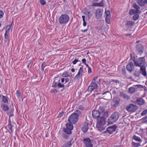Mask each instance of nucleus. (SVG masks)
<instances>
[{
  "label": "nucleus",
  "mask_w": 147,
  "mask_h": 147,
  "mask_svg": "<svg viewBox=\"0 0 147 147\" xmlns=\"http://www.w3.org/2000/svg\"><path fill=\"white\" fill-rule=\"evenodd\" d=\"M98 86V85L96 83H93L91 82L90 85L88 86L87 91L88 92H91L93 90L97 89Z\"/></svg>",
  "instance_id": "nucleus-6"
},
{
  "label": "nucleus",
  "mask_w": 147,
  "mask_h": 147,
  "mask_svg": "<svg viewBox=\"0 0 147 147\" xmlns=\"http://www.w3.org/2000/svg\"><path fill=\"white\" fill-rule=\"evenodd\" d=\"M72 123H68L66 124V127L68 129H69L72 130L74 128V126L73 125L71 124Z\"/></svg>",
  "instance_id": "nucleus-22"
},
{
  "label": "nucleus",
  "mask_w": 147,
  "mask_h": 147,
  "mask_svg": "<svg viewBox=\"0 0 147 147\" xmlns=\"http://www.w3.org/2000/svg\"><path fill=\"white\" fill-rule=\"evenodd\" d=\"M130 60H133L134 61V60H136L135 57L134 56H132V55L131 53L130 54Z\"/></svg>",
  "instance_id": "nucleus-55"
},
{
  "label": "nucleus",
  "mask_w": 147,
  "mask_h": 147,
  "mask_svg": "<svg viewBox=\"0 0 147 147\" xmlns=\"http://www.w3.org/2000/svg\"><path fill=\"white\" fill-rule=\"evenodd\" d=\"M1 107L2 110L4 112H6L9 110V106L5 103H1Z\"/></svg>",
  "instance_id": "nucleus-15"
},
{
  "label": "nucleus",
  "mask_w": 147,
  "mask_h": 147,
  "mask_svg": "<svg viewBox=\"0 0 147 147\" xmlns=\"http://www.w3.org/2000/svg\"><path fill=\"white\" fill-rule=\"evenodd\" d=\"M68 72L67 71H66L65 72L63 73L62 75V77L64 78H66L69 77V75L68 74Z\"/></svg>",
  "instance_id": "nucleus-46"
},
{
  "label": "nucleus",
  "mask_w": 147,
  "mask_h": 147,
  "mask_svg": "<svg viewBox=\"0 0 147 147\" xmlns=\"http://www.w3.org/2000/svg\"><path fill=\"white\" fill-rule=\"evenodd\" d=\"M98 78L97 77L95 76L94 77L92 81L91 82H92L93 83H96L95 82L97 80Z\"/></svg>",
  "instance_id": "nucleus-48"
},
{
  "label": "nucleus",
  "mask_w": 147,
  "mask_h": 147,
  "mask_svg": "<svg viewBox=\"0 0 147 147\" xmlns=\"http://www.w3.org/2000/svg\"><path fill=\"white\" fill-rule=\"evenodd\" d=\"M122 73L123 74L125 75H126V69L125 68H122Z\"/></svg>",
  "instance_id": "nucleus-52"
},
{
  "label": "nucleus",
  "mask_w": 147,
  "mask_h": 147,
  "mask_svg": "<svg viewBox=\"0 0 147 147\" xmlns=\"http://www.w3.org/2000/svg\"><path fill=\"white\" fill-rule=\"evenodd\" d=\"M136 49L137 51L140 53H142L144 51V47L142 45L141 43H138L136 46Z\"/></svg>",
  "instance_id": "nucleus-12"
},
{
  "label": "nucleus",
  "mask_w": 147,
  "mask_h": 147,
  "mask_svg": "<svg viewBox=\"0 0 147 147\" xmlns=\"http://www.w3.org/2000/svg\"><path fill=\"white\" fill-rule=\"evenodd\" d=\"M63 131L64 132L68 134H71L72 133L71 130L70 129H69L67 128H63Z\"/></svg>",
  "instance_id": "nucleus-26"
},
{
  "label": "nucleus",
  "mask_w": 147,
  "mask_h": 147,
  "mask_svg": "<svg viewBox=\"0 0 147 147\" xmlns=\"http://www.w3.org/2000/svg\"><path fill=\"white\" fill-rule=\"evenodd\" d=\"M84 69L83 66L82 65L80 67L78 72L76 76L75 79L78 78L80 76V75H82L83 72V69Z\"/></svg>",
  "instance_id": "nucleus-17"
},
{
  "label": "nucleus",
  "mask_w": 147,
  "mask_h": 147,
  "mask_svg": "<svg viewBox=\"0 0 147 147\" xmlns=\"http://www.w3.org/2000/svg\"><path fill=\"white\" fill-rule=\"evenodd\" d=\"M4 15L3 12L1 11L0 10V18H2Z\"/></svg>",
  "instance_id": "nucleus-57"
},
{
  "label": "nucleus",
  "mask_w": 147,
  "mask_h": 147,
  "mask_svg": "<svg viewBox=\"0 0 147 147\" xmlns=\"http://www.w3.org/2000/svg\"><path fill=\"white\" fill-rule=\"evenodd\" d=\"M84 13L86 15V18H91L92 15V12L87 11H86Z\"/></svg>",
  "instance_id": "nucleus-23"
},
{
  "label": "nucleus",
  "mask_w": 147,
  "mask_h": 147,
  "mask_svg": "<svg viewBox=\"0 0 147 147\" xmlns=\"http://www.w3.org/2000/svg\"><path fill=\"white\" fill-rule=\"evenodd\" d=\"M138 4L140 6H143L144 5V3L143 1L142 0H140L138 1Z\"/></svg>",
  "instance_id": "nucleus-49"
},
{
  "label": "nucleus",
  "mask_w": 147,
  "mask_h": 147,
  "mask_svg": "<svg viewBox=\"0 0 147 147\" xmlns=\"http://www.w3.org/2000/svg\"><path fill=\"white\" fill-rule=\"evenodd\" d=\"M98 3V7H104L105 5V2L104 0H102L100 2Z\"/></svg>",
  "instance_id": "nucleus-32"
},
{
  "label": "nucleus",
  "mask_w": 147,
  "mask_h": 147,
  "mask_svg": "<svg viewBox=\"0 0 147 147\" xmlns=\"http://www.w3.org/2000/svg\"><path fill=\"white\" fill-rule=\"evenodd\" d=\"M126 109L128 111L134 112L137 110V106L130 104L127 107Z\"/></svg>",
  "instance_id": "nucleus-7"
},
{
  "label": "nucleus",
  "mask_w": 147,
  "mask_h": 147,
  "mask_svg": "<svg viewBox=\"0 0 147 147\" xmlns=\"http://www.w3.org/2000/svg\"><path fill=\"white\" fill-rule=\"evenodd\" d=\"M89 123L87 122H85L83 124L82 127V129L84 133L87 132L88 129V126Z\"/></svg>",
  "instance_id": "nucleus-13"
},
{
  "label": "nucleus",
  "mask_w": 147,
  "mask_h": 147,
  "mask_svg": "<svg viewBox=\"0 0 147 147\" xmlns=\"http://www.w3.org/2000/svg\"><path fill=\"white\" fill-rule=\"evenodd\" d=\"M105 125L97 124L96 127H97L98 130L100 131H103L105 129V127L104 126Z\"/></svg>",
  "instance_id": "nucleus-20"
},
{
  "label": "nucleus",
  "mask_w": 147,
  "mask_h": 147,
  "mask_svg": "<svg viewBox=\"0 0 147 147\" xmlns=\"http://www.w3.org/2000/svg\"><path fill=\"white\" fill-rule=\"evenodd\" d=\"M134 22L131 21H128L127 22L126 25L129 27L134 26Z\"/></svg>",
  "instance_id": "nucleus-28"
},
{
  "label": "nucleus",
  "mask_w": 147,
  "mask_h": 147,
  "mask_svg": "<svg viewBox=\"0 0 147 147\" xmlns=\"http://www.w3.org/2000/svg\"><path fill=\"white\" fill-rule=\"evenodd\" d=\"M105 13L106 15L105 18H108V17L110 15V13L109 11V10H107V11H105Z\"/></svg>",
  "instance_id": "nucleus-45"
},
{
  "label": "nucleus",
  "mask_w": 147,
  "mask_h": 147,
  "mask_svg": "<svg viewBox=\"0 0 147 147\" xmlns=\"http://www.w3.org/2000/svg\"><path fill=\"white\" fill-rule=\"evenodd\" d=\"M101 115V113L99 112L97 110H94L92 111V116L95 119L98 118L100 117Z\"/></svg>",
  "instance_id": "nucleus-9"
},
{
  "label": "nucleus",
  "mask_w": 147,
  "mask_h": 147,
  "mask_svg": "<svg viewBox=\"0 0 147 147\" xmlns=\"http://www.w3.org/2000/svg\"><path fill=\"white\" fill-rule=\"evenodd\" d=\"M58 81H57L56 78L54 79V80L53 83L52 87L55 88L57 87V85H58Z\"/></svg>",
  "instance_id": "nucleus-30"
},
{
  "label": "nucleus",
  "mask_w": 147,
  "mask_h": 147,
  "mask_svg": "<svg viewBox=\"0 0 147 147\" xmlns=\"http://www.w3.org/2000/svg\"><path fill=\"white\" fill-rule=\"evenodd\" d=\"M137 89L133 87H130L128 89V91L131 94L134 93V92H136Z\"/></svg>",
  "instance_id": "nucleus-25"
},
{
  "label": "nucleus",
  "mask_w": 147,
  "mask_h": 147,
  "mask_svg": "<svg viewBox=\"0 0 147 147\" xmlns=\"http://www.w3.org/2000/svg\"><path fill=\"white\" fill-rule=\"evenodd\" d=\"M16 94L17 97L18 98H20L21 96V93L20 91L19 90H17L16 91Z\"/></svg>",
  "instance_id": "nucleus-47"
},
{
  "label": "nucleus",
  "mask_w": 147,
  "mask_h": 147,
  "mask_svg": "<svg viewBox=\"0 0 147 147\" xmlns=\"http://www.w3.org/2000/svg\"><path fill=\"white\" fill-rule=\"evenodd\" d=\"M102 113L103 115H102V117H105V118H107L108 117V113L107 111H105L104 112H103Z\"/></svg>",
  "instance_id": "nucleus-42"
},
{
  "label": "nucleus",
  "mask_w": 147,
  "mask_h": 147,
  "mask_svg": "<svg viewBox=\"0 0 147 147\" xmlns=\"http://www.w3.org/2000/svg\"><path fill=\"white\" fill-rule=\"evenodd\" d=\"M133 7L136 9V10L137 11V12H138V11L140 9V7L138 6L136 4H134L133 5Z\"/></svg>",
  "instance_id": "nucleus-43"
},
{
  "label": "nucleus",
  "mask_w": 147,
  "mask_h": 147,
  "mask_svg": "<svg viewBox=\"0 0 147 147\" xmlns=\"http://www.w3.org/2000/svg\"><path fill=\"white\" fill-rule=\"evenodd\" d=\"M142 121H143L144 122H147V115L146 116L145 118H142Z\"/></svg>",
  "instance_id": "nucleus-61"
},
{
  "label": "nucleus",
  "mask_w": 147,
  "mask_h": 147,
  "mask_svg": "<svg viewBox=\"0 0 147 147\" xmlns=\"http://www.w3.org/2000/svg\"><path fill=\"white\" fill-rule=\"evenodd\" d=\"M134 63L136 66L141 67H144L145 63L146 60L144 57H139L136 60H134Z\"/></svg>",
  "instance_id": "nucleus-2"
},
{
  "label": "nucleus",
  "mask_w": 147,
  "mask_h": 147,
  "mask_svg": "<svg viewBox=\"0 0 147 147\" xmlns=\"http://www.w3.org/2000/svg\"><path fill=\"white\" fill-rule=\"evenodd\" d=\"M2 100L4 103H8V97L7 96L2 95Z\"/></svg>",
  "instance_id": "nucleus-27"
},
{
  "label": "nucleus",
  "mask_w": 147,
  "mask_h": 147,
  "mask_svg": "<svg viewBox=\"0 0 147 147\" xmlns=\"http://www.w3.org/2000/svg\"><path fill=\"white\" fill-rule=\"evenodd\" d=\"M13 23V21H12L11 23L9 25H7V27H6L7 29H6V31H7L9 32V31H10V29H11V27L12 26Z\"/></svg>",
  "instance_id": "nucleus-33"
},
{
  "label": "nucleus",
  "mask_w": 147,
  "mask_h": 147,
  "mask_svg": "<svg viewBox=\"0 0 147 147\" xmlns=\"http://www.w3.org/2000/svg\"><path fill=\"white\" fill-rule=\"evenodd\" d=\"M47 65L45 62H43L42 64L41 65V70L42 71H44L45 68L46 66Z\"/></svg>",
  "instance_id": "nucleus-44"
},
{
  "label": "nucleus",
  "mask_w": 147,
  "mask_h": 147,
  "mask_svg": "<svg viewBox=\"0 0 147 147\" xmlns=\"http://www.w3.org/2000/svg\"><path fill=\"white\" fill-rule=\"evenodd\" d=\"M73 113H75L78 115V116L79 117V115H80L81 114V112L78 110H76L75 111V112Z\"/></svg>",
  "instance_id": "nucleus-50"
},
{
  "label": "nucleus",
  "mask_w": 147,
  "mask_h": 147,
  "mask_svg": "<svg viewBox=\"0 0 147 147\" xmlns=\"http://www.w3.org/2000/svg\"><path fill=\"white\" fill-rule=\"evenodd\" d=\"M80 61V60H79L78 59H75L72 62V63L74 64H76L77 62Z\"/></svg>",
  "instance_id": "nucleus-51"
},
{
  "label": "nucleus",
  "mask_w": 147,
  "mask_h": 147,
  "mask_svg": "<svg viewBox=\"0 0 147 147\" xmlns=\"http://www.w3.org/2000/svg\"><path fill=\"white\" fill-rule=\"evenodd\" d=\"M64 113V112L63 111H62L61 112H60L58 115V117H62L63 116Z\"/></svg>",
  "instance_id": "nucleus-56"
},
{
  "label": "nucleus",
  "mask_w": 147,
  "mask_h": 147,
  "mask_svg": "<svg viewBox=\"0 0 147 147\" xmlns=\"http://www.w3.org/2000/svg\"><path fill=\"white\" fill-rule=\"evenodd\" d=\"M137 13V11L133 9H131L129 12V13L130 15H133L135 13Z\"/></svg>",
  "instance_id": "nucleus-38"
},
{
  "label": "nucleus",
  "mask_w": 147,
  "mask_h": 147,
  "mask_svg": "<svg viewBox=\"0 0 147 147\" xmlns=\"http://www.w3.org/2000/svg\"><path fill=\"white\" fill-rule=\"evenodd\" d=\"M106 23L108 24H110L111 23L110 19H105Z\"/></svg>",
  "instance_id": "nucleus-59"
},
{
  "label": "nucleus",
  "mask_w": 147,
  "mask_h": 147,
  "mask_svg": "<svg viewBox=\"0 0 147 147\" xmlns=\"http://www.w3.org/2000/svg\"><path fill=\"white\" fill-rule=\"evenodd\" d=\"M139 15L138 14L136 13L133 17V18H134V19L138 18H139Z\"/></svg>",
  "instance_id": "nucleus-58"
},
{
  "label": "nucleus",
  "mask_w": 147,
  "mask_h": 147,
  "mask_svg": "<svg viewBox=\"0 0 147 147\" xmlns=\"http://www.w3.org/2000/svg\"><path fill=\"white\" fill-rule=\"evenodd\" d=\"M117 128V127L115 124L110 125L107 128L106 130L104 132V133L112 134L116 131Z\"/></svg>",
  "instance_id": "nucleus-4"
},
{
  "label": "nucleus",
  "mask_w": 147,
  "mask_h": 147,
  "mask_svg": "<svg viewBox=\"0 0 147 147\" xmlns=\"http://www.w3.org/2000/svg\"><path fill=\"white\" fill-rule=\"evenodd\" d=\"M119 100H118L116 98H113L111 102L112 107L114 108L117 107L119 103Z\"/></svg>",
  "instance_id": "nucleus-11"
},
{
  "label": "nucleus",
  "mask_w": 147,
  "mask_h": 147,
  "mask_svg": "<svg viewBox=\"0 0 147 147\" xmlns=\"http://www.w3.org/2000/svg\"><path fill=\"white\" fill-rule=\"evenodd\" d=\"M141 73L142 75L145 77H146L147 76L146 72V69L144 67H141L140 69Z\"/></svg>",
  "instance_id": "nucleus-19"
},
{
  "label": "nucleus",
  "mask_w": 147,
  "mask_h": 147,
  "mask_svg": "<svg viewBox=\"0 0 147 147\" xmlns=\"http://www.w3.org/2000/svg\"><path fill=\"white\" fill-rule=\"evenodd\" d=\"M105 118L102 116H101L97 119V124L105 125L106 123Z\"/></svg>",
  "instance_id": "nucleus-10"
},
{
  "label": "nucleus",
  "mask_w": 147,
  "mask_h": 147,
  "mask_svg": "<svg viewBox=\"0 0 147 147\" xmlns=\"http://www.w3.org/2000/svg\"><path fill=\"white\" fill-rule=\"evenodd\" d=\"M119 117V114L118 112H114L111 115L108 119V124H112L114 122H116Z\"/></svg>",
  "instance_id": "nucleus-1"
},
{
  "label": "nucleus",
  "mask_w": 147,
  "mask_h": 147,
  "mask_svg": "<svg viewBox=\"0 0 147 147\" xmlns=\"http://www.w3.org/2000/svg\"><path fill=\"white\" fill-rule=\"evenodd\" d=\"M8 127L9 129L11 131V132H13V129H12L13 126L12 125V124H11V122L10 121L9 123V124L8 125Z\"/></svg>",
  "instance_id": "nucleus-37"
},
{
  "label": "nucleus",
  "mask_w": 147,
  "mask_h": 147,
  "mask_svg": "<svg viewBox=\"0 0 147 147\" xmlns=\"http://www.w3.org/2000/svg\"><path fill=\"white\" fill-rule=\"evenodd\" d=\"M9 33V32H8L7 31H6L5 33V34L4 35V41L5 42H6L8 38V36L7 34H8Z\"/></svg>",
  "instance_id": "nucleus-35"
},
{
  "label": "nucleus",
  "mask_w": 147,
  "mask_h": 147,
  "mask_svg": "<svg viewBox=\"0 0 147 147\" xmlns=\"http://www.w3.org/2000/svg\"><path fill=\"white\" fill-rule=\"evenodd\" d=\"M140 74V72L137 71H135L134 73V76L136 77L139 76Z\"/></svg>",
  "instance_id": "nucleus-39"
},
{
  "label": "nucleus",
  "mask_w": 147,
  "mask_h": 147,
  "mask_svg": "<svg viewBox=\"0 0 147 147\" xmlns=\"http://www.w3.org/2000/svg\"><path fill=\"white\" fill-rule=\"evenodd\" d=\"M88 73H89V74L91 73L92 72V70H91V69L90 68V67H88Z\"/></svg>",
  "instance_id": "nucleus-63"
},
{
  "label": "nucleus",
  "mask_w": 147,
  "mask_h": 147,
  "mask_svg": "<svg viewBox=\"0 0 147 147\" xmlns=\"http://www.w3.org/2000/svg\"><path fill=\"white\" fill-rule=\"evenodd\" d=\"M120 95L124 99H128L129 98L128 96L123 92H121L120 94Z\"/></svg>",
  "instance_id": "nucleus-31"
},
{
  "label": "nucleus",
  "mask_w": 147,
  "mask_h": 147,
  "mask_svg": "<svg viewBox=\"0 0 147 147\" xmlns=\"http://www.w3.org/2000/svg\"><path fill=\"white\" fill-rule=\"evenodd\" d=\"M83 141L86 147H93L91 140L89 138H86L83 139Z\"/></svg>",
  "instance_id": "nucleus-5"
},
{
  "label": "nucleus",
  "mask_w": 147,
  "mask_h": 147,
  "mask_svg": "<svg viewBox=\"0 0 147 147\" xmlns=\"http://www.w3.org/2000/svg\"><path fill=\"white\" fill-rule=\"evenodd\" d=\"M82 62L84 63V64H86V59H85V58L83 59H82Z\"/></svg>",
  "instance_id": "nucleus-62"
},
{
  "label": "nucleus",
  "mask_w": 147,
  "mask_h": 147,
  "mask_svg": "<svg viewBox=\"0 0 147 147\" xmlns=\"http://www.w3.org/2000/svg\"><path fill=\"white\" fill-rule=\"evenodd\" d=\"M132 144L134 147H139L140 146V143H136L134 142H132Z\"/></svg>",
  "instance_id": "nucleus-36"
},
{
  "label": "nucleus",
  "mask_w": 147,
  "mask_h": 147,
  "mask_svg": "<svg viewBox=\"0 0 147 147\" xmlns=\"http://www.w3.org/2000/svg\"><path fill=\"white\" fill-rule=\"evenodd\" d=\"M102 10L100 9H97L96 12V16L97 18H100L102 15Z\"/></svg>",
  "instance_id": "nucleus-18"
},
{
  "label": "nucleus",
  "mask_w": 147,
  "mask_h": 147,
  "mask_svg": "<svg viewBox=\"0 0 147 147\" xmlns=\"http://www.w3.org/2000/svg\"><path fill=\"white\" fill-rule=\"evenodd\" d=\"M40 3L41 4L43 5H45L46 3L45 0H40Z\"/></svg>",
  "instance_id": "nucleus-54"
},
{
  "label": "nucleus",
  "mask_w": 147,
  "mask_h": 147,
  "mask_svg": "<svg viewBox=\"0 0 147 147\" xmlns=\"http://www.w3.org/2000/svg\"><path fill=\"white\" fill-rule=\"evenodd\" d=\"M133 138L136 141L139 142H141L142 141L141 138L138 136L134 135L133 136Z\"/></svg>",
  "instance_id": "nucleus-34"
},
{
  "label": "nucleus",
  "mask_w": 147,
  "mask_h": 147,
  "mask_svg": "<svg viewBox=\"0 0 147 147\" xmlns=\"http://www.w3.org/2000/svg\"><path fill=\"white\" fill-rule=\"evenodd\" d=\"M136 103L138 105H142L145 103L144 100L141 98H138L136 101Z\"/></svg>",
  "instance_id": "nucleus-16"
},
{
  "label": "nucleus",
  "mask_w": 147,
  "mask_h": 147,
  "mask_svg": "<svg viewBox=\"0 0 147 147\" xmlns=\"http://www.w3.org/2000/svg\"><path fill=\"white\" fill-rule=\"evenodd\" d=\"M67 134L65 133H63L62 136V137L65 139H67L69 137V136Z\"/></svg>",
  "instance_id": "nucleus-40"
},
{
  "label": "nucleus",
  "mask_w": 147,
  "mask_h": 147,
  "mask_svg": "<svg viewBox=\"0 0 147 147\" xmlns=\"http://www.w3.org/2000/svg\"><path fill=\"white\" fill-rule=\"evenodd\" d=\"M74 142V139L72 138L68 142L64 144L61 147H71Z\"/></svg>",
  "instance_id": "nucleus-14"
},
{
  "label": "nucleus",
  "mask_w": 147,
  "mask_h": 147,
  "mask_svg": "<svg viewBox=\"0 0 147 147\" xmlns=\"http://www.w3.org/2000/svg\"><path fill=\"white\" fill-rule=\"evenodd\" d=\"M60 79L58 80L59 82L58 83V85H57V86H58L57 87L59 88H62L63 89L61 90L62 91L65 89V86L63 84L61 83L60 82Z\"/></svg>",
  "instance_id": "nucleus-29"
},
{
  "label": "nucleus",
  "mask_w": 147,
  "mask_h": 147,
  "mask_svg": "<svg viewBox=\"0 0 147 147\" xmlns=\"http://www.w3.org/2000/svg\"><path fill=\"white\" fill-rule=\"evenodd\" d=\"M126 68L127 70L130 72H132L134 69V65L133 63L129 62L126 66Z\"/></svg>",
  "instance_id": "nucleus-8"
},
{
  "label": "nucleus",
  "mask_w": 147,
  "mask_h": 147,
  "mask_svg": "<svg viewBox=\"0 0 147 147\" xmlns=\"http://www.w3.org/2000/svg\"><path fill=\"white\" fill-rule=\"evenodd\" d=\"M147 113V110L146 109L144 110L141 113L142 116L145 115Z\"/></svg>",
  "instance_id": "nucleus-53"
},
{
  "label": "nucleus",
  "mask_w": 147,
  "mask_h": 147,
  "mask_svg": "<svg viewBox=\"0 0 147 147\" xmlns=\"http://www.w3.org/2000/svg\"><path fill=\"white\" fill-rule=\"evenodd\" d=\"M136 87L138 88H143V86L141 85H137Z\"/></svg>",
  "instance_id": "nucleus-64"
},
{
  "label": "nucleus",
  "mask_w": 147,
  "mask_h": 147,
  "mask_svg": "<svg viewBox=\"0 0 147 147\" xmlns=\"http://www.w3.org/2000/svg\"><path fill=\"white\" fill-rule=\"evenodd\" d=\"M97 110L101 113L102 115L103 112L105 111V107L102 105H100Z\"/></svg>",
  "instance_id": "nucleus-21"
},
{
  "label": "nucleus",
  "mask_w": 147,
  "mask_h": 147,
  "mask_svg": "<svg viewBox=\"0 0 147 147\" xmlns=\"http://www.w3.org/2000/svg\"><path fill=\"white\" fill-rule=\"evenodd\" d=\"M78 119V115L75 113H73L69 116L68 121L70 123L74 124L77 122Z\"/></svg>",
  "instance_id": "nucleus-3"
},
{
  "label": "nucleus",
  "mask_w": 147,
  "mask_h": 147,
  "mask_svg": "<svg viewBox=\"0 0 147 147\" xmlns=\"http://www.w3.org/2000/svg\"><path fill=\"white\" fill-rule=\"evenodd\" d=\"M69 19H59V22L61 24H64L67 22Z\"/></svg>",
  "instance_id": "nucleus-24"
},
{
  "label": "nucleus",
  "mask_w": 147,
  "mask_h": 147,
  "mask_svg": "<svg viewBox=\"0 0 147 147\" xmlns=\"http://www.w3.org/2000/svg\"><path fill=\"white\" fill-rule=\"evenodd\" d=\"M83 25L84 27L86 26L87 23L85 21V19H83Z\"/></svg>",
  "instance_id": "nucleus-60"
},
{
  "label": "nucleus",
  "mask_w": 147,
  "mask_h": 147,
  "mask_svg": "<svg viewBox=\"0 0 147 147\" xmlns=\"http://www.w3.org/2000/svg\"><path fill=\"white\" fill-rule=\"evenodd\" d=\"M59 18H69V17L66 14H63Z\"/></svg>",
  "instance_id": "nucleus-41"
}]
</instances>
